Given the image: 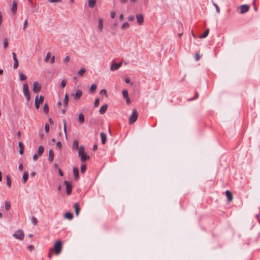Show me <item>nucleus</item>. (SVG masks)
<instances>
[{
  "mask_svg": "<svg viewBox=\"0 0 260 260\" xmlns=\"http://www.w3.org/2000/svg\"><path fill=\"white\" fill-rule=\"evenodd\" d=\"M62 249V243L60 241H57L52 248L50 249V251H54L55 254L58 255Z\"/></svg>",
  "mask_w": 260,
  "mask_h": 260,
  "instance_id": "1",
  "label": "nucleus"
},
{
  "mask_svg": "<svg viewBox=\"0 0 260 260\" xmlns=\"http://www.w3.org/2000/svg\"><path fill=\"white\" fill-rule=\"evenodd\" d=\"M138 113L137 110L136 109H134L132 111V114L129 118V123L132 124H133L138 118Z\"/></svg>",
  "mask_w": 260,
  "mask_h": 260,
  "instance_id": "2",
  "label": "nucleus"
},
{
  "mask_svg": "<svg viewBox=\"0 0 260 260\" xmlns=\"http://www.w3.org/2000/svg\"><path fill=\"white\" fill-rule=\"evenodd\" d=\"M23 92L26 100L28 101L30 100V93L29 91L28 85L27 83L23 85Z\"/></svg>",
  "mask_w": 260,
  "mask_h": 260,
  "instance_id": "3",
  "label": "nucleus"
},
{
  "mask_svg": "<svg viewBox=\"0 0 260 260\" xmlns=\"http://www.w3.org/2000/svg\"><path fill=\"white\" fill-rule=\"evenodd\" d=\"M14 237L15 238L18 239L19 240H22L24 237V234L22 230H18L15 233L13 234Z\"/></svg>",
  "mask_w": 260,
  "mask_h": 260,
  "instance_id": "4",
  "label": "nucleus"
},
{
  "mask_svg": "<svg viewBox=\"0 0 260 260\" xmlns=\"http://www.w3.org/2000/svg\"><path fill=\"white\" fill-rule=\"evenodd\" d=\"M44 151V148L43 146H40L39 147L37 153H35L32 157L34 160L36 161L38 159L39 156H41L43 153Z\"/></svg>",
  "mask_w": 260,
  "mask_h": 260,
  "instance_id": "5",
  "label": "nucleus"
},
{
  "mask_svg": "<svg viewBox=\"0 0 260 260\" xmlns=\"http://www.w3.org/2000/svg\"><path fill=\"white\" fill-rule=\"evenodd\" d=\"M44 98L43 95H40L39 99L38 98V96H36L35 102V106L37 109H38L40 107V104L42 103L44 101Z\"/></svg>",
  "mask_w": 260,
  "mask_h": 260,
  "instance_id": "6",
  "label": "nucleus"
},
{
  "mask_svg": "<svg viewBox=\"0 0 260 260\" xmlns=\"http://www.w3.org/2000/svg\"><path fill=\"white\" fill-rule=\"evenodd\" d=\"M64 184L66 186V192L68 195H70L72 190V186L71 184L67 180L64 181Z\"/></svg>",
  "mask_w": 260,
  "mask_h": 260,
  "instance_id": "7",
  "label": "nucleus"
},
{
  "mask_svg": "<svg viewBox=\"0 0 260 260\" xmlns=\"http://www.w3.org/2000/svg\"><path fill=\"white\" fill-rule=\"evenodd\" d=\"M41 88V85L38 82L35 81L33 84L32 91L34 93L38 92Z\"/></svg>",
  "mask_w": 260,
  "mask_h": 260,
  "instance_id": "8",
  "label": "nucleus"
},
{
  "mask_svg": "<svg viewBox=\"0 0 260 260\" xmlns=\"http://www.w3.org/2000/svg\"><path fill=\"white\" fill-rule=\"evenodd\" d=\"M249 9V7L247 5H241L240 7V13L243 14L247 12Z\"/></svg>",
  "mask_w": 260,
  "mask_h": 260,
  "instance_id": "9",
  "label": "nucleus"
},
{
  "mask_svg": "<svg viewBox=\"0 0 260 260\" xmlns=\"http://www.w3.org/2000/svg\"><path fill=\"white\" fill-rule=\"evenodd\" d=\"M137 21L138 24L142 25L144 22L143 16L142 14H138L136 15Z\"/></svg>",
  "mask_w": 260,
  "mask_h": 260,
  "instance_id": "10",
  "label": "nucleus"
},
{
  "mask_svg": "<svg viewBox=\"0 0 260 260\" xmlns=\"http://www.w3.org/2000/svg\"><path fill=\"white\" fill-rule=\"evenodd\" d=\"M122 64V62L118 63H113L111 66L110 70L112 71H116L121 66Z\"/></svg>",
  "mask_w": 260,
  "mask_h": 260,
  "instance_id": "11",
  "label": "nucleus"
},
{
  "mask_svg": "<svg viewBox=\"0 0 260 260\" xmlns=\"http://www.w3.org/2000/svg\"><path fill=\"white\" fill-rule=\"evenodd\" d=\"M82 91L80 89H78L76 91L75 93H73L72 96H74L75 99H79L81 98L82 95Z\"/></svg>",
  "mask_w": 260,
  "mask_h": 260,
  "instance_id": "12",
  "label": "nucleus"
},
{
  "mask_svg": "<svg viewBox=\"0 0 260 260\" xmlns=\"http://www.w3.org/2000/svg\"><path fill=\"white\" fill-rule=\"evenodd\" d=\"M103 19L102 18H100L99 19V23L98 26L99 32H101L103 31Z\"/></svg>",
  "mask_w": 260,
  "mask_h": 260,
  "instance_id": "13",
  "label": "nucleus"
},
{
  "mask_svg": "<svg viewBox=\"0 0 260 260\" xmlns=\"http://www.w3.org/2000/svg\"><path fill=\"white\" fill-rule=\"evenodd\" d=\"M17 9V2L16 1H14L13 2L11 11L13 14H16Z\"/></svg>",
  "mask_w": 260,
  "mask_h": 260,
  "instance_id": "14",
  "label": "nucleus"
},
{
  "mask_svg": "<svg viewBox=\"0 0 260 260\" xmlns=\"http://www.w3.org/2000/svg\"><path fill=\"white\" fill-rule=\"evenodd\" d=\"M225 194L228 199V201L230 202L233 200V194L232 192L229 190H226L225 191Z\"/></svg>",
  "mask_w": 260,
  "mask_h": 260,
  "instance_id": "15",
  "label": "nucleus"
},
{
  "mask_svg": "<svg viewBox=\"0 0 260 260\" xmlns=\"http://www.w3.org/2000/svg\"><path fill=\"white\" fill-rule=\"evenodd\" d=\"M108 109V105L107 104H105L104 105H103L100 110H99V112L101 114H103L104 113H105L106 112V111H107Z\"/></svg>",
  "mask_w": 260,
  "mask_h": 260,
  "instance_id": "16",
  "label": "nucleus"
},
{
  "mask_svg": "<svg viewBox=\"0 0 260 260\" xmlns=\"http://www.w3.org/2000/svg\"><path fill=\"white\" fill-rule=\"evenodd\" d=\"M81 158V161L82 162H85L86 160L89 159V157L87 156L85 153L79 155Z\"/></svg>",
  "mask_w": 260,
  "mask_h": 260,
  "instance_id": "17",
  "label": "nucleus"
},
{
  "mask_svg": "<svg viewBox=\"0 0 260 260\" xmlns=\"http://www.w3.org/2000/svg\"><path fill=\"white\" fill-rule=\"evenodd\" d=\"M54 159V153L52 150H50L49 151V157H48V160L52 162Z\"/></svg>",
  "mask_w": 260,
  "mask_h": 260,
  "instance_id": "18",
  "label": "nucleus"
},
{
  "mask_svg": "<svg viewBox=\"0 0 260 260\" xmlns=\"http://www.w3.org/2000/svg\"><path fill=\"white\" fill-rule=\"evenodd\" d=\"M97 0H88V7L90 8H93L96 3Z\"/></svg>",
  "mask_w": 260,
  "mask_h": 260,
  "instance_id": "19",
  "label": "nucleus"
},
{
  "mask_svg": "<svg viewBox=\"0 0 260 260\" xmlns=\"http://www.w3.org/2000/svg\"><path fill=\"white\" fill-rule=\"evenodd\" d=\"M100 136L101 138L102 143L103 144H105L106 142V135L104 133H101L100 134Z\"/></svg>",
  "mask_w": 260,
  "mask_h": 260,
  "instance_id": "20",
  "label": "nucleus"
},
{
  "mask_svg": "<svg viewBox=\"0 0 260 260\" xmlns=\"http://www.w3.org/2000/svg\"><path fill=\"white\" fill-rule=\"evenodd\" d=\"M73 174L76 180H77L79 176V170L76 167L73 168Z\"/></svg>",
  "mask_w": 260,
  "mask_h": 260,
  "instance_id": "21",
  "label": "nucleus"
},
{
  "mask_svg": "<svg viewBox=\"0 0 260 260\" xmlns=\"http://www.w3.org/2000/svg\"><path fill=\"white\" fill-rule=\"evenodd\" d=\"M74 208L75 209V213H76V216H78L79 215V211H80V209H79V204L78 203H75L74 205Z\"/></svg>",
  "mask_w": 260,
  "mask_h": 260,
  "instance_id": "22",
  "label": "nucleus"
},
{
  "mask_svg": "<svg viewBox=\"0 0 260 260\" xmlns=\"http://www.w3.org/2000/svg\"><path fill=\"white\" fill-rule=\"evenodd\" d=\"M64 216L66 218L68 219H69V220H71L72 219L73 217V215L72 214V213H71V212H67L64 215Z\"/></svg>",
  "mask_w": 260,
  "mask_h": 260,
  "instance_id": "23",
  "label": "nucleus"
},
{
  "mask_svg": "<svg viewBox=\"0 0 260 260\" xmlns=\"http://www.w3.org/2000/svg\"><path fill=\"white\" fill-rule=\"evenodd\" d=\"M73 147L74 149H75L76 150H77L79 148V142H78V140H75L73 141Z\"/></svg>",
  "mask_w": 260,
  "mask_h": 260,
  "instance_id": "24",
  "label": "nucleus"
},
{
  "mask_svg": "<svg viewBox=\"0 0 260 260\" xmlns=\"http://www.w3.org/2000/svg\"><path fill=\"white\" fill-rule=\"evenodd\" d=\"M28 174L27 172H24L23 177H22V182L23 183H25L28 179Z\"/></svg>",
  "mask_w": 260,
  "mask_h": 260,
  "instance_id": "25",
  "label": "nucleus"
},
{
  "mask_svg": "<svg viewBox=\"0 0 260 260\" xmlns=\"http://www.w3.org/2000/svg\"><path fill=\"white\" fill-rule=\"evenodd\" d=\"M86 70L85 68H81L78 72V75L79 76H82L86 72Z\"/></svg>",
  "mask_w": 260,
  "mask_h": 260,
  "instance_id": "26",
  "label": "nucleus"
},
{
  "mask_svg": "<svg viewBox=\"0 0 260 260\" xmlns=\"http://www.w3.org/2000/svg\"><path fill=\"white\" fill-rule=\"evenodd\" d=\"M79 121L81 123H83L84 122V115L83 113H80L79 115Z\"/></svg>",
  "mask_w": 260,
  "mask_h": 260,
  "instance_id": "27",
  "label": "nucleus"
},
{
  "mask_svg": "<svg viewBox=\"0 0 260 260\" xmlns=\"http://www.w3.org/2000/svg\"><path fill=\"white\" fill-rule=\"evenodd\" d=\"M209 28H207L205 31V32L200 36V38H206L208 34H209Z\"/></svg>",
  "mask_w": 260,
  "mask_h": 260,
  "instance_id": "28",
  "label": "nucleus"
},
{
  "mask_svg": "<svg viewBox=\"0 0 260 260\" xmlns=\"http://www.w3.org/2000/svg\"><path fill=\"white\" fill-rule=\"evenodd\" d=\"M96 87H97V86L95 84H92L91 85L90 89H89L90 92H91V93L94 92L96 89Z\"/></svg>",
  "mask_w": 260,
  "mask_h": 260,
  "instance_id": "29",
  "label": "nucleus"
},
{
  "mask_svg": "<svg viewBox=\"0 0 260 260\" xmlns=\"http://www.w3.org/2000/svg\"><path fill=\"white\" fill-rule=\"evenodd\" d=\"M86 168V166L84 162H82V165H81V173L83 174L85 173V170Z\"/></svg>",
  "mask_w": 260,
  "mask_h": 260,
  "instance_id": "30",
  "label": "nucleus"
},
{
  "mask_svg": "<svg viewBox=\"0 0 260 260\" xmlns=\"http://www.w3.org/2000/svg\"><path fill=\"white\" fill-rule=\"evenodd\" d=\"M5 208L6 210H9L11 208V204L9 201H6L5 204Z\"/></svg>",
  "mask_w": 260,
  "mask_h": 260,
  "instance_id": "31",
  "label": "nucleus"
},
{
  "mask_svg": "<svg viewBox=\"0 0 260 260\" xmlns=\"http://www.w3.org/2000/svg\"><path fill=\"white\" fill-rule=\"evenodd\" d=\"M129 26V24L128 22H124L121 26V28L122 29H126Z\"/></svg>",
  "mask_w": 260,
  "mask_h": 260,
  "instance_id": "32",
  "label": "nucleus"
},
{
  "mask_svg": "<svg viewBox=\"0 0 260 260\" xmlns=\"http://www.w3.org/2000/svg\"><path fill=\"white\" fill-rule=\"evenodd\" d=\"M85 153L84 147L83 146H81L79 148L78 154L79 155Z\"/></svg>",
  "mask_w": 260,
  "mask_h": 260,
  "instance_id": "33",
  "label": "nucleus"
},
{
  "mask_svg": "<svg viewBox=\"0 0 260 260\" xmlns=\"http://www.w3.org/2000/svg\"><path fill=\"white\" fill-rule=\"evenodd\" d=\"M64 104L66 106L68 105L69 102V97L68 95L66 94L64 96V100H63Z\"/></svg>",
  "mask_w": 260,
  "mask_h": 260,
  "instance_id": "34",
  "label": "nucleus"
},
{
  "mask_svg": "<svg viewBox=\"0 0 260 260\" xmlns=\"http://www.w3.org/2000/svg\"><path fill=\"white\" fill-rule=\"evenodd\" d=\"M19 77H20V80L21 81H23V80L26 79V78H27L26 76L24 74H23L22 73H19Z\"/></svg>",
  "mask_w": 260,
  "mask_h": 260,
  "instance_id": "35",
  "label": "nucleus"
},
{
  "mask_svg": "<svg viewBox=\"0 0 260 260\" xmlns=\"http://www.w3.org/2000/svg\"><path fill=\"white\" fill-rule=\"evenodd\" d=\"M43 111L44 113H47L49 111V107L48 105L47 104H45L43 107Z\"/></svg>",
  "mask_w": 260,
  "mask_h": 260,
  "instance_id": "36",
  "label": "nucleus"
},
{
  "mask_svg": "<svg viewBox=\"0 0 260 260\" xmlns=\"http://www.w3.org/2000/svg\"><path fill=\"white\" fill-rule=\"evenodd\" d=\"M50 57H51V53L50 52H48L47 53L46 56L44 58V61L45 62H47L48 61L49 59L50 58Z\"/></svg>",
  "mask_w": 260,
  "mask_h": 260,
  "instance_id": "37",
  "label": "nucleus"
},
{
  "mask_svg": "<svg viewBox=\"0 0 260 260\" xmlns=\"http://www.w3.org/2000/svg\"><path fill=\"white\" fill-rule=\"evenodd\" d=\"M7 184L10 187L11 185V180L9 176H7Z\"/></svg>",
  "mask_w": 260,
  "mask_h": 260,
  "instance_id": "38",
  "label": "nucleus"
},
{
  "mask_svg": "<svg viewBox=\"0 0 260 260\" xmlns=\"http://www.w3.org/2000/svg\"><path fill=\"white\" fill-rule=\"evenodd\" d=\"M8 46V41L7 38H5L4 40V47L7 48Z\"/></svg>",
  "mask_w": 260,
  "mask_h": 260,
  "instance_id": "39",
  "label": "nucleus"
},
{
  "mask_svg": "<svg viewBox=\"0 0 260 260\" xmlns=\"http://www.w3.org/2000/svg\"><path fill=\"white\" fill-rule=\"evenodd\" d=\"M47 2L49 3H61L62 0H47Z\"/></svg>",
  "mask_w": 260,
  "mask_h": 260,
  "instance_id": "40",
  "label": "nucleus"
},
{
  "mask_svg": "<svg viewBox=\"0 0 260 260\" xmlns=\"http://www.w3.org/2000/svg\"><path fill=\"white\" fill-rule=\"evenodd\" d=\"M198 96H199V93L198 92H196L195 95L193 98L189 99L188 100V101H190L194 100L197 99L198 98Z\"/></svg>",
  "mask_w": 260,
  "mask_h": 260,
  "instance_id": "41",
  "label": "nucleus"
},
{
  "mask_svg": "<svg viewBox=\"0 0 260 260\" xmlns=\"http://www.w3.org/2000/svg\"><path fill=\"white\" fill-rule=\"evenodd\" d=\"M100 103V100L99 98H97L95 99L94 103V107H98Z\"/></svg>",
  "mask_w": 260,
  "mask_h": 260,
  "instance_id": "42",
  "label": "nucleus"
},
{
  "mask_svg": "<svg viewBox=\"0 0 260 260\" xmlns=\"http://www.w3.org/2000/svg\"><path fill=\"white\" fill-rule=\"evenodd\" d=\"M213 5L215 7L217 13L219 14L220 13V9L219 8L218 6L214 3L213 4Z\"/></svg>",
  "mask_w": 260,
  "mask_h": 260,
  "instance_id": "43",
  "label": "nucleus"
},
{
  "mask_svg": "<svg viewBox=\"0 0 260 260\" xmlns=\"http://www.w3.org/2000/svg\"><path fill=\"white\" fill-rule=\"evenodd\" d=\"M128 91L126 90H123L122 91V94L124 98L128 97Z\"/></svg>",
  "mask_w": 260,
  "mask_h": 260,
  "instance_id": "44",
  "label": "nucleus"
},
{
  "mask_svg": "<svg viewBox=\"0 0 260 260\" xmlns=\"http://www.w3.org/2000/svg\"><path fill=\"white\" fill-rule=\"evenodd\" d=\"M67 82L64 80H63L60 83V87L63 88L66 85Z\"/></svg>",
  "mask_w": 260,
  "mask_h": 260,
  "instance_id": "45",
  "label": "nucleus"
},
{
  "mask_svg": "<svg viewBox=\"0 0 260 260\" xmlns=\"http://www.w3.org/2000/svg\"><path fill=\"white\" fill-rule=\"evenodd\" d=\"M31 222L34 224L36 225L38 222V220L36 218L32 217L31 218Z\"/></svg>",
  "mask_w": 260,
  "mask_h": 260,
  "instance_id": "46",
  "label": "nucleus"
},
{
  "mask_svg": "<svg viewBox=\"0 0 260 260\" xmlns=\"http://www.w3.org/2000/svg\"><path fill=\"white\" fill-rule=\"evenodd\" d=\"M45 130L46 133H48L49 130V125L48 123H46L45 125Z\"/></svg>",
  "mask_w": 260,
  "mask_h": 260,
  "instance_id": "47",
  "label": "nucleus"
},
{
  "mask_svg": "<svg viewBox=\"0 0 260 260\" xmlns=\"http://www.w3.org/2000/svg\"><path fill=\"white\" fill-rule=\"evenodd\" d=\"M28 25L27 20L26 19L24 22L23 29L25 30Z\"/></svg>",
  "mask_w": 260,
  "mask_h": 260,
  "instance_id": "48",
  "label": "nucleus"
},
{
  "mask_svg": "<svg viewBox=\"0 0 260 260\" xmlns=\"http://www.w3.org/2000/svg\"><path fill=\"white\" fill-rule=\"evenodd\" d=\"M70 57L69 56H67L63 59V61L66 62H68L70 61Z\"/></svg>",
  "mask_w": 260,
  "mask_h": 260,
  "instance_id": "49",
  "label": "nucleus"
},
{
  "mask_svg": "<svg viewBox=\"0 0 260 260\" xmlns=\"http://www.w3.org/2000/svg\"><path fill=\"white\" fill-rule=\"evenodd\" d=\"M54 62H55V56H52L51 57V59H50V63L53 64V63H54Z\"/></svg>",
  "mask_w": 260,
  "mask_h": 260,
  "instance_id": "50",
  "label": "nucleus"
},
{
  "mask_svg": "<svg viewBox=\"0 0 260 260\" xmlns=\"http://www.w3.org/2000/svg\"><path fill=\"white\" fill-rule=\"evenodd\" d=\"M135 19V17L134 16L131 15L128 16V20L130 21H132Z\"/></svg>",
  "mask_w": 260,
  "mask_h": 260,
  "instance_id": "51",
  "label": "nucleus"
},
{
  "mask_svg": "<svg viewBox=\"0 0 260 260\" xmlns=\"http://www.w3.org/2000/svg\"><path fill=\"white\" fill-rule=\"evenodd\" d=\"M101 94H103L106 95H107V91H106V90L105 89H102L101 90Z\"/></svg>",
  "mask_w": 260,
  "mask_h": 260,
  "instance_id": "52",
  "label": "nucleus"
},
{
  "mask_svg": "<svg viewBox=\"0 0 260 260\" xmlns=\"http://www.w3.org/2000/svg\"><path fill=\"white\" fill-rule=\"evenodd\" d=\"M18 67V62H14L13 64V68L16 69Z\"/></svg>",
  "mask_w": 260,
  "mask_h": 260,
  "instance_id": "53",
  "label": "nucleus"
},
{
  "mask_svg": "<svg viewBox=\"0 0 260 260\" xmlns=\"http://www.w3.org/2000/svg\"><path fill=\"white\" fill-rule=\"evenodd\" d=\"M3 14L1 12H0V26L1 25L2 22H3Z\"/></svg>",
  "mask_w": 260,
  "mask_h": 260,
  "instance_id": "54",
  "label": "nucleus"
},
{
  "mask_svg": "<svg viewBox=\"0 0 260 260\" xmlns=\"http://www.w3.org/2000/svg\"><path fill=\"white\" fill-rule=\"evenodd\" d=\"M116 13L115 11H112L111 12V17L112 18H114L115 17Z\"/></svg>",
  "mask_w": 260,
  "mask_h": 260,
  "instance_id": "55",
  "label": "nucleus"
},
{
  "mask_svg": "<svg viewBox=\"0 0 260 260\" xmlns=\"http://www.w3.org/2000/svg\"><path fill=\"white\" fill-rule=\"evenodd\" d=\"M56 146H57V147H58L59 148H61V147L62 146L61 143L60 141L57 142V143L56 144Z\"/></svg>",
  "mask_w": 260,
  "mask_h": 260,
  "instance_id": "56",
  "label": "nucleus"
},
{
  "mask_svg": "<svg viewBox=\"0 0 260 260\" xmlns=\"http://www.w3.org/2000/svg\"><path fill=\"white\" fill-rule=\"evenodd\" d=\"M63 129L65 134H66V121L64 119L63 120Z\"/></svg>",
  "mask_w": 260,
  "mask_h": 260,
  "instance_id": "57",
  "label": "nucleus"
},
{
  "mask_svg": "<svg viewBox=\"0 0 260 260\" xmlns=\"http://www.w3.org/2000/svg\"><path fill=\"white\" fill-rule=\"evenodd\" d=\"M34 249V247L32 245H29L28 246V249L29 251H32Z\"/></svg>",
  "mask_w": 260,
  "mask_h": 260,
  "instance_id": "58",
  "label": "nucleus"
},
{
  "mask_svg": "<svg viewBox=\"0 0 260 260\" xmlns=\"http://www.w3.org/2000/svg\"><path fill=\"white\" fill-rule=\"evenodd\" d=\"M18 169L20 171H22L23 169V165L22 163L20 164L18 167Z\"/></svg>",
  "mask_w": 260,
  "mask_h": 260,
  "instance_id": "59",
  "label": "nucleus"
},
{
  "mask_svg": "<svg viewBox=\"0 0 260 260\" xmlns=\"http://www.w3.org/2000/svg\"><path fill=\"white\" fill-rule=\"evenodd\" d=\"M18 146H19L20 149L21 148H24L23 143L22 142H19L18 143Z\"/></svg>",
  "mask_w": 260,
  "mask_h": 260,
  "instance_id": "60",
  "label": "nucleus"
},
{
  "mask_svg": "<svg viewBox=\"0 0 260 260\" xmlns=\"http://www.w3.org/2000/svg\"><path fill=\"white\" fill-rule=\"evenodd\" d=\"M24 152V148H21L19 150V153L21 155L23 154Z\"/></svg>",
  "mask_w": 260,
  "mask_h": 260,
  "instance_id": "61",
  "label": "nucleus"
},
{
  "mask_svg": "<svg viewBox=\"0 0 260 260\" xmlns=\"http://www.w3.org/2000/svg\"><path fill=\"white\" fill-rule=\"evenodd\" d=\"M58 173H59V175L60 176H62L63 175V172H62L61 170L60 169L58 170Z\"/></svg>",
  "mask_w": 260,
  "mask_h": 260,
  "instance_id": "62",
  "label": "nucleus"
},
{
  "mask_svg": "<svg viewBox=\"0 0 260 260\" xmlns=\"http://www.w3.org/2000/svg\"><path fill=\"white\" fill-rule=\"evenodd\" d=\"M17 135L18 138L19 139H20L21 138V132L20 131H18L17 133Z\"/></svg>",
  "mask_w": 260,
  "mask_h": 260,
  "instance_id": "63",
  "label": "nucleus"
},
{
  "mask_svg": "<svg viewBox=\"0 0 260 260\" xmlns=\"http://www.w3.org/2000/svg\"><path fill=\"white\" fill-rule=\"evenodd\" d=\"M124 81H125V82L126 83H127V84H128V83H130V82H131V80H130V79H129V78H126V79H125Z\"/></svg>",
  "mask_w": 260,
  "mask_h": 260,
  "instance_id": "64",
  "label": "nucleus"
}]
</instances>
